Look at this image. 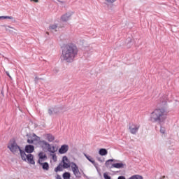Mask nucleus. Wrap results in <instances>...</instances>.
I'll return each instance as SVG.
<instances>
[{"instance_id":"22","label":"nucleus","mask_w":179,"mask_h":179,"mask_svg":"<svg viewBox=\"0 0 179 179\" xmlns=\"http://www.w3.org/2000/svg\"><path fill=\"white\" fill-rule=\"evenodd\" d=\"M63 166L61 164H59L55 169V173H58V171H62Z\"/></svg>"},{"instance_id":"21","label":"nucleus","mask_w":179,"mask_h":179,"mask_svg":"<svg viewBox=\"0 0 179 179\" xmlns=\"http://www.w3.org/2000/svg\"><path fill=\"white\" fill-rule=\"evenodd\" d=\"M57 27H58V24H50L49 26L50 30H55V31H57Z\"/></svg>"},{"instance_id":"18","label":"nucleus","mask_w":179,"mask_h":179,"mask_svg":"<svg viewBox=\"0 0 179 179\" xmlns=\"http://www.w3.org/2000/svg\"><path fill=\"white\" fill-rule=\"evenodd\" d=\"M39 156V160H44V159H47V155L45 154H44V152H41L38 154Z\"/></svg>"},{"instance_id":"38","label":"nucleus","mask_w":179,"mask_h":179,"mask_svg":"<svg viewBox=\"0 0 179 179\" xmlns=\"http://www.w3.org/2000/svg\"><path fill=\"white\" fill-rule=\"evenodd\" d=\"M6 73L7 76H8V78H10V79H12V77H11L10 75L9 74V72L6 71Z\"/></svg>"},{"instance_id":"9","label":"nucleus","mask_w":179,"mask_h":179,"mask_svg":"<svg viewBox=\"0 0 179 179\" xmlns=\"http://www.w3.org/2000/svg\"><path fill=\"white\" fill-rule=\"evenodd\" d=\"M26 160L29 163V164H36V162H34V156L32 154H28L24 155Z\"/></svg>"},{"instance_id":"43","label":"nucleus","mask_w":179,"mask_h":179,"mask_svg":"<svg viewBox=\"0 0 179 179\" xmlns=\"http://www.w3.org/2000/svg\"><path fill=\"white\" fill-rule=\"evenodd\" d=\"M52 150H55V146H52Z\"/></svg>"},{"instance_id":"42","label":"nucleus","mask_w":179,"mask_h":179,"mask_svg":"<svg viewBox=\"0 0 179 179\" xmlns=\"http://www.w3.org/2000/svg\"><path fill=\"white\" fill-rule=\"evenodd\" d=\"M34 137H36L38 138V139H40V137L37 136V135H33Z\"/></svg>"},{"instance_id":"16","label":"nucleus","mask_w":179,"mask_h":179,"mask_svg":"<svg viewBox=\"0 0 179 179\" xmlns=\"http://www.w3.org/2000/svg\"><path fill=\"white\" fill-rule=\"evenodd\" d=\"M99 153L100 155V156H106V155H108V151H107V149L106 148H101L99 150Z\"/></svg>"},{"instance_id":"28","label":"nucleus","mask_w":179,"mask_h":179,"mask_svg":"<svg viewBox=\"0 0 179 179\" xmlns=\"http://www.w3.org/2000/svg\"><path fill=\"white\" fill-rule=\"evenodd\" d=\"M160 133L163 134H166V128L161 126Z\"/></svg>"},{"instance_id":"25","label":"nucleus","mask_w":179,"mask_h":179,"mask_svg":"<svg viewBox=\"0 0 179 179\" xmlns=\"http://www.w3.org/2000/svg\"><path fill=\"white\" fill-rule=\"evenodd\" d=\"M0 19H10V20H13V17H12V16H0Z\"/></svg>"},{"instance_id":"2","label":"nucleus","mask_w":179,"mask_h":179,"mask_svg":"<svg viewBox=\"0 0 179 179\" xmlns=\"http://www.w3.org/2000/svg\"><path fill=\"white\" fill-rule=\"evenodd\" d=\"M167 114H169V112L164 108H157L151 113L150 121L162 124V122L166 121Z\"/></svg>"},{"instance_id":"5","label":"nucleus","mask_w":179,"mask_h":179,"mask_svg":"<svg viewBox=\"0 0 179 179\" xmlns=\"http://www.w3.org/2000/svg\"><path fill=\"white\" fill-rule=\"evenodd\" d=\"M62 110H64V106H55L54 108L48 109V114L49 115H52V114H59Z\"/></svg>"},{"instance_id":"26","label":"nucleus","mask_w":179,"mask_h":179,"mask_svg":"<svg viewBox=\"0 0 179 179\" xmlns=\"http://www.w3.org/2000/svg\"><path fill=\"white\" fill-rule=\"evenodd\" d=\"M103 178L104 179H111V176L108 175L107 173H103Z\"/></svg>"},{"instance_id":"36","label":"nucleus","mask_w":179,"mask_h":179,"mask_svg":"<svg viewBox=\"0 0 179 179\" xmlns=\"http://www.w3.org/2000/svg\"><path fill=\"white\" fill-rule=\"evenodd\" d=\"M117 179H127V178H126L125 176H119V177L117 178Z\"/></svg>"},{"instance_id":"6","label":"nucleus","mask_w":179,"mask_h":179,"mask_svg":"<svg viewBox=\"0 0 179 179\" xmlns=\"http://www.w3.org/2000/svg\"><path fill=\"white\" fill-rule=\"evenodd\" d=\"M140 127L139 124H129V129L131 134H135L138 132V129H139Z\"/></svg>"},{"instance_id":"8","label":"nucleus","mask_w":179,"mask_h":179,"mask_svg":"<svg viewBox=\"0 0 179 179\" xmlns=\"http://www.w3.org/2000/svg\"><path fill=\"white\" fill-rule=\"evenodd\" d=\"M40 143H42V145H44L48 148V152H50V153H55L57 150H52V148H51V145L48 143L47 141L43 140L40 141Z\"/></svg>"},{"instance_id":"45","label":"nucleus","mask_w":179,"mask_h":179,"mask_svg":"<svg viewBox=\"0 0 179 179\" xmlns=\"http://www.w3.org/2000/svg\"><path fill=\"white\" fill-rule=\"evenodd\" d=\"M47 135H50V134H47Z\"/></svg>"},{"instance_id":"27","label":"nucleus","mask_w":179,"mask_h":179,"mask_svg":"<svg viewBox=\"0 0 179 179\" xmlns=\"http://www.w3.org/2000/svg\"><path fill=\"white\" fill-rule=\"evenodd\" d=\"M96 159H97L98 162H100V163H104V158L103 157H97Z\"/></svg>"},{"instance_id":"37","label":"nucleus","mask_w":179,"mask_h":179,"mask_svg":"<svg viewBox=\"0 0 179 179\" xmlns=\"http://www.w3.org/2000/svg\"><path fill=\"white\" fill-rule=\"evenodd\" d=\"M6 31H9V33H13V31L9 29V28H6Z\"/></svg>"},{"instance_id":"10","label":"nucleus","mask_w":179,"mask_h":179,"mask_svg":"<svg viewBox=\"0 0 179 179\" xmlns=\"http://www.w3.org/2000/svg\"><path fill=\"white\" fill-rule=\"evenodd\" d=\"M68 150H69V146L66 144H64V145H62L59 149V153L60 155H65V153H66Z\"/></svg>"},{"instance_id":"19","label":"nucleus","mask_w":179,"mask_h":179,"mask_svg":"<svg viewBox=\"0 0 179 179\" xmlns=\"http://www.w3.org/2000/svg\"><path fill=\"white\" fill-rule=\"evenodd\" d=\"M62 177L63 179H71V173L69 172H64Z\"/></svg>"},{"instance_id":"29","label":"nucleus","mask_w":179,"mask_h":179,"mask_svg":"<svg viewBox=\"0 0 179 179\" xmlns=\"http://www.w3.org/2000/svg\"><path fill=\"white\" fill-rule=\"evenodd\" d=\"M93 166L96 169L97 171H99V164L96 163V162L94 161V163H92Z\"/></svg>"},{"instance_id":"31","label":"nucleus","mask_w":179,"mask_h":179,"mask_svg":"<svg viewBox=\"0 0 179 179\" xmlns=\"http://www.w3.org/2000/svg\"><path fill=\"white\" fill-rule=\"evenodd\" d=\"M108 3H114L117 0H105Z\"/></svg>"},{"instance_id":"33","label":"nucleus","mask_w":179,"mask_h":179,"mask_svg":"<svg viewBox=\"0 0 179 179\" xmlns=\"http://www.w3.org/2000/svg\"><path fill=\"white\" fill-rule=\"evenodd\" d=\"M27 143H29V144L34 143V140H33V139H28L27 140Z\"/></svg>"},{"instance_id":"11","label":"nucleus","mask_w":179,"mask_h":179,"mask_svg":"<svg viewBox=\"0 0 179 179\" xmlns=\"http://www.w3.org/2000/svg\"><path fill=\"white\" fill-rule=\"evenodd\" d=\"M24 152L25 153H29V155H31L34 152V145H27L25 146Z\"/></svg>"},{"instance_id":"34","label":"nucleus","mask_w":179,"mask_h":179,"mask_svg":"<svg viewBox=\"0 0 179 179\" xmlns=\"http://www.w3.org/2000/svg\"><path fill=\"white\" fill-rule=\"evenodd\" d=\"M162 106H166V104H167V99H164V101H162Z\"/></svg>"},{"instance_id":"30","label":"nucleus","mask_w":179,"mask_h":179,"mask_svg":"<svg viewBox=\"0 0 179 179\" xmlns=\"http://www.w3.org/2000/svg\"><path fill=\"white\" fill-rule=\"evenodd\" d=\"M38 80H44V79L43 78H40L38 77H36L35 79H34L35 83H37V82H38Z\"/></svg>"},{"instance_id":"35","label":"nucleus","mask_w":179,"mask_h":179,"mask_svg":"<svg viewBox=\"0 0 179 179\" xmlns=\"http://www.w3.org/2000/svg\"><path fill=\"white\" fill-rule=\"evenodd\" d=\"M57 2H59L60 3H62V5H64V4H65V3H66V2H65V1H61V0H57Z\"/></svg>"},{"instance_id":"46","label":"nucleus","mask_w":179,"mask_h":179,"mask_svg":"<svg viewBox=\"0 0 179 179\" xmlns=\"http://www.w3.org/2000/svg\"><path fill=\"white\" fill-rule=\"evenodd\" d=\"M47 34H48V32H47Z\"/></svg>"},{"instance_id":"23","label":"nucleus","mask_w":179,"mask_h":179,"mask_svg":"<svg viewBox=\"0 0 179 179\" xmlns=\"http://www.w3.org/2000/svg\"><path fill=\"white\" fill-rule=\"evenodd\" d=\"M129 179H143V177L140 175H134L129 178Z\"/></svg>"},{"instance_id":"41","label":"nucleus","mask_w":179,"mask_h":179,"mask_svg":"<svg viewBox=\"0 0 179 179\" xmlns=\"http://www.w3.org/2000/svg\"><path fill=\"white\" fill-rule=\"evenodd\" d=\"M7 27H8L9 29H13V30H16L15 29H14V28L12 27H10V26H7Z\"/></svg>"},{"instance_id":"44","label":"nucleus","mask_w":179,"mask_h":179,"mask_svg":"<svg viewBox=\"0 0 179 179\" xmlns=\"http://www.w3.org/2000/svg\"><path fill=\"white\" fill-rule=\"evenodd\" d=\"M33 135H36V134H33Z\"/></svg>"},{"instance_id":"39","label":"nucleus","mask_w":179,"mask_h":179,"mask_svg":"<svg viewBox=\"0 0 179 179\" xmlns=\"http://www.w3.org/2000/svg\"><path fill=\"white\" fill-rule=\"evenodd\" d=\"M56 178L57 179H62V178H61V176H59L58 174L57 175Z\"/></svg>"},{"instance_id":"17","label":"nucleus","mask_w":179,"mask_h":179,"mask_svg":"<svg viewBox=\"0 0 179 179\" xmlns=\"http://www.w3.org/2000/svg\"><path fill=\"white\" fill-rule=\"evenodd\" d=\"M84 156L86 157V159L90 161V163H94V159L92 156L88 155L87 154H84Z\"/></svg>"},{"instance_id":"20","label":"nucleus","mask_w":179,"mask_h":179,"mask_svg":"<svg viewBox=\"0 0 179 179\" xmlns=\"http://www.w3.org/2000/svg\"><path fill=\"white\" fill-rule=\"evenodd\" d=\"M38 125L36 123H34L33 122H30L28 124V127L31 128V129L37 128Z\"/></svg>"},{"instance_id":"4","label":"nucleus","mask_w":179,"mask_h":179,"mask_svg":"<svg viewBox=\"0 0 179 179\" xmlns=\"http://www.w3.org/2000/svg\"><path fill=\"white\" fill-rule=\"evenodd\" d=\"M71 167L74 176L78 178H80L81 173L80 171H79V167L78 165L75 162H71Z\"/></svg>"},{"instance_id":"1","label":"nucleus","mask_w":179,"mask_h":179,"mask_svg":"<svg viewBox=\"0 0 179 179\" xmlns=\"http://www.w3.org/2000/svg\"><path fill=\"white\" fill-rule=\"evenodd\" d=\"M78 46L73 43H69L62 48L60 59L62 62H67L71 64L75 61V58L78 56Z\"/></svg>"},{"instance_id":"32","label":"nucleus","mask_w":179,"mask_h":179,"mask_svg":"<svg viewBox=\"0 0 179 179\" xmlns=\"http://www.w3.org/2000/svg\"><path fill=\"white\" fill-rule=\"evenodd\" d=\"M52 160H54V162H57V155L53 154L52 155Z\"/></svg>"},{"instance_id":"14","label":"nucleus","mask_w":179,"mask_h":179,"mask_svg":"<svg viewBox=\"0 0 179 179\" xmlns=\"http://www.w3.org/2000/svg\"><path fill=\"white\" fill-rule=\"evenodd\" d=\"M111 167H113V169H124V167H127V164L122 162H117L113 164Z\"/></svg>"},{"instance_id":"15","label":"nucleus","mask_w":179,"mask_h":179,"mask_svg":"<svg viewBox=\"0 0 179 179\" xmlns=\"http://www.w3.org/2000/svg\"><path fill=\"white\" fill-rule=\"evenodd\" d=\"M113 162H117V160L115 159H108L105 163L106 167H107V169H113V167H111V166H113V164H111Z\"/></svg>"},{"instance_id":"13","label":"nucleus","mask_w":179,"mask_h":179,"mask_svg":"<svg viewBox=\"0 0 179 179\" xmlns=\"http://www.w3.org/2000/svg\"><path fill=\"white\" fill-rule=\"evenodd\" d=\"M73 15V13H66V14L62 15V22H68L71 19V16Z\"/></svg>"},{"instance_id":"40","label":"nucleus","mask_w":179,"mask_h":179,"mask_svg":"<svg viewBox=\"0 0 179 179\" xmlns=\"http://www.w3.org/2000/svg\"><path fill=\"white\" fill-rule=\"evenodd\" d=\"M31 2H38V0H30Z\"/></svg>"},{"instance_id":"7","label":"nucleus","mask_w":179,"mask_h":179,"mask_svg":"<svg viewBox=\"0 0 179 179\" xmlns=\"http://www.w3.org/2000/svg\"><path fill=\"white\" fill-rule=\"evenodd\" d=\"M43 160L38 159L37 163L42 166L43 170L45 171H48L50 170V164L48 162H42Z\"/></svg>"},{"instance_id":"24","label":"nucleus","mask_w":179,"mask_h":179,"mask_svg":"<svg viewBox=\"0 0 179 179\" xmlns=\"http://www.w3.org/2000/svg\"><path fill=\"white\" fill-rule=\"evenodd\" d=\"M47 139L48 142H53V141L55 139V137H54L52 135H48Z\"/></svg>"},{"instance_id":"3","label":"nucleus","mask_w":179,"mask_h":179,"mask_svg":"<svg viewBox=\"0 0 179 179\" xmlns=\"http://www.w3.org/2000/svg\"><path fill=\"white\" fill-rule=\"evenodd\" d=\"M7 148L12 153H13V155H16V153H19L20 152L22 160L26 162V157H24V156H26V152L24 150H21L20 146L17 145L16 141L11 140L8 143Z\"/></svg>"},{"instance_id":"12","label":"nucleus","mask_w":179,"mask_h":179,"mask_svg":"<svg viewBox=\"0 0 179 179\" xmlns=\"http://www.w3.org/2000/svg\"><path fill=\"white\" fill-rule=\"evenodd\" d=\"M66 162H69V159H68V157L64 156L62 157V163H63L62 167L63 169H69V167H71V163L69 164Z\"/></svg>"}]
</instances>
